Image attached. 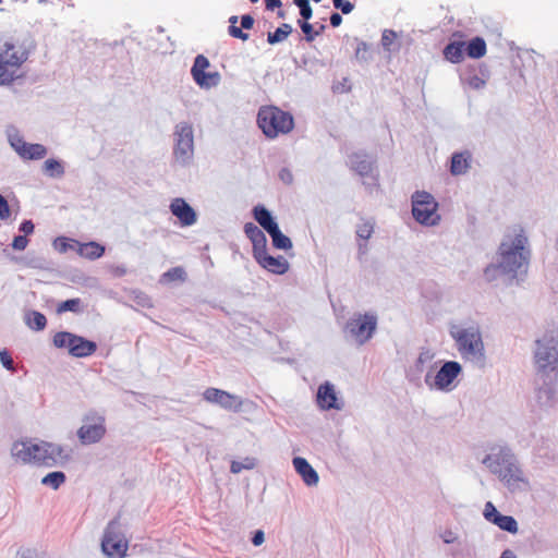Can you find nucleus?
Returning <instances> with one entry per match:
<instances>
[{
	"mask_svg": "<svg viewBox=\"0 0 558 558\" xmlns=\"http://www.w3.org/2000/svg\"><path fill=\"white\" fill-rule=\"evenodd\" d=\"M170 210L184 227L192 226L196 222V213L183 198H174L170 204Z\"/></svg>",
	"mask_w": 558,
	"mask_h": 558,
	"instance_id": "6ab92c4d",
	"label": "nucleus"
},
{
	"mask_svg": "<svg viewBox=\"0 0 558 558\" xmlns=\"http://www.w3.org/2000/svg\"><path fill=\"white\" fill-rule=\"evenodd\" d=\"M460 372L461 365L458 362H446L435 376V387L440 390L448 389Z\"/></svg>",
	"mask_w": 558,
	"mask_h": 558,
	"instance_id": "a211bd4d",
	"label": "nucleus"
},
{
	"mask_svg": "<svg viewBox=\"0 0 558 558\" xmlns=\"http://www.w3.org/2000/svg\"><path fill=\"white\" fill-rule=\"evenodd\" d=\"M84 424L77 429V437L82 445H92L100 441L107 432L106 418L96 412L84 416Z\"/></svg>",
	"mask_w": 558,
	"mask_h": 558,
	"instance_id": "9b49d317",
	"label": "nucleus"
},
{
	"mask_svg": "<svg viewBox=\"0 0 558 558\" xmlns=\"http://www.w3.org/2000/svg\"><path fill=\"white\" fill-rule=\"evenodd\" d=\"M52 342L53 345L59 349L66 348L69 353L74 357H87L93 355L97 350L96 342L69 331L57 332L53 336Z\"/></svg>",
	"mask_w": 558,
	"mask_h": 558,
	"instance_id": "6e6552de",
	"label": "nucleus"
},
{
	"mask_svg": "<svg viewBox=\"0 0 558 558\" xmlns=\"http://www.w3.org/2000/svg\"><path fill=\"white\" fill-rule=\"evenodd\" d=\"M12 457L25 464L54 466L69 459L64 448L49 441L32 442L29 440H17L11 449Z\"/></svg>",
	"mask_w": 558,
	"mask_h": 558,
	"instance_id": "f03ea898",
	"label": "nucleus"
},
{
	"mask_svg": "<svg viewBox=\"0 0 558 558\" xmlns=\"http://www.w3.org/2000/svg\"><path fill=\"white\" fill-rule=\"evenodd\" d=\"M203 398L209 403H216L226 410L238 411L242 407V401L234 395L218 388H207L203 392Z\"/></svg>",
	"mask_w": 558,
	"mask_h": 558,
	"instance_id": "4468645a",
	"label": "nucleus"
},
{
	"mask_svg": "<svg viewBox=\"0 0 558 558\" xmlns=\"http://www.w3.org/2000/svg\"><path fill=\"white\" fill-rule=\"evenodd\" d=\"M493 523H495L501 530L510 533H515L518 531V523L514 518L510 515L500 514L493 519Z\"/></svg>",
	"mask_w": 558,
	"mask_h": 558,
	"instance_id": "7c9ffc66",
	"label": "nucleus"
},
{
	"mask_svg": "<svg viewBox=\"0 0 558 558\" xmlns=\"http://www.w3.org/2000/svg\"><path fill=\"white\" fill-rule=\"evenodd\" d=\"M60 241H61V248L60 250L62 252L66 251L68 247H73L72 245L66 243V239L63 238V239H60Z\"/></svg>",
	"mask_w": 558,
	"mask_h": 558,
	"instance_id": "6e6d98bb",
	"label": "nucleus"
},
{
	"mask_svg": "<svg viewBox=\"0 0 558 558\" xmlns=\"http://www.w3.org/2000/svg\"><path fill=\"white\" fill-rule=\"evenodd\" d=\"M129 541L122 533L118 520L108 523L101 539V550L108 558H125Z\"/></svg>",
	"mask_w": 558,
	"mask_h": 558,
	"instance_id": "0eeeda50",
	"label": "nucleus"
},
{
	"mask_svg": "<svg viewBox=\"0 0 558 558\" xmlns=\"http://www.w3.org/2000/svg\"><path fill=\"white\" fill-rule=\"evenodd\" d=\"M255 466V459L245 458L244 461H232L230 465V470L232 473L236 474L243 470H251Z\"/></svg>",
	"mask_w": 558,
	"mask_h": 558,
	"instance_id": "e433bc0d",
	"label": "nucleus"
},
{
	"mask_svg": "<svg viewBox=\"0 0 558 558\" xmlns=\"http://www.w3.org/2000/svg\"><path fill=\"white\" fill-rule=\"evenodd\" d=\"M13 149L26 160H39L47 155V148L41 144H32L21 137L11 141Z\"/></svg>",
	"mask_w": 558,
	"mask_h": 558,
	"instance_id": "dca6fc26",
	"label": "nucleus"
},
{
	"mask_svg": "<svg viewBox=\"0 0 558 558\" xmlns=\"http://www.w3.org/2000/svg\"><path fill=\"white\" fill-rule=\"evenodd\" d=\"M342 22V17L339 13L335 12L330 15V24L332 27H338Z\"/></svg>",
	"mask_w": 558,
	"mask_h": 558,
	"instance_id": "864d4df0",
	"label": "nucleus"
},
{
	"mask_svg": "<svg viewBox=\"0 0 558 558\" xmlns=\"http://www.w3.org/2000/svg\"><path fill=\"white\" fill-rule=\"evenodd\" d=\"M484 515L485 518L493 522V519L494 518H497L498 515H500V513L497 511V509L495 508V506L492 504V502H487L485 505V509H484Z\"/></svg>",
	"mask_w": 558,
	"mask_h": 558,
	"instance_id": "49530a36",
	"label": "nucleus"
},
{
	"mask_svg": "<svg viewBox=\"0 0 558 558\" xmlns=\"http://www.w3.org/2000/svg\"><path fill=\"white\" fill-rule=\"evenodd\" d=\"M265 5L267 10H274L281 5L280 0H265Z\"/></svg>",
	"mask_w": 558,
	"mask_h": 558,
	"instance_id": "5fc2aeb1",
	"label": "nucleus"
},
{
	"mask_svg": "<svg viewBox=\"0 0 558 558\" xmlns=\"http://www.w3.org/2000/svg\"><path fill=\"white\" fill-rule=\"evenodd\" d=\"M450 335L457 343L458 351L465 360H478L484 355L482 335L476 327L460 328L453 325Z\"/></svg>",
	"mask_w": 558,
	"mask_h": 558,
	"instance_id": "39448f33",
	"label": "nucleus"
},
{
	"mask_svg": "<svg viewBox=\"0 0 558 558\" xmlns=\"http://www.w3.org/2000/svg\"><path fill=\"white\" fill-rule=\"evenodd\" d=\"M208 66L209 61L205 56L198 54L195 58L191 73L196 84L201 87L210 88L218 85L220 82V75L218 72H206Z\"/></svg>",
	"mask_w": 558,
	"mask_h": 558,
	"instance_id": "ddd939ff",
	"label": "nucleus"
},
{
	"mask_svg": "<svg viewBox=\"0 0 558 558\" xmlns=\"http://www.w3.org/2000/svg\"><path fill=\"white\" fill-rule=\"evenodd\" d=\"M320 0H316V3L319 2Z\"/></svg>",
	"mask_w": 558,
	"mask_h": 558,
	"instance_id": "bf43d9fd",
	"label": "nucleus"
},
{
	"mask_svg": "<svg viewBox=\"0 0 558 558\" xmlns=\"http://www.w3.org/2000/svg\"><path fill=\"white\" fill-rule=\"evenodd\" d=\"M174 135V158L181 163H186L192 158L194 150L192 126L187 123H181L177 125Z\"/></svg>",
	"mask_w": 558,
	"mask_h": 558,
	"instance_id": "f8f14e48",
	"label": "nucleus"
},
{
	"mask_svg": "<svg viewBox=\"0 0 558 558\" xmlns=\"http://www.w3.org/2000/svg\"><path fill=\"white\" fill-rule=\"evenodd\" d=\"M279 177L281 179L282 182H284L286 184H290L292 182V173L289 169H281V171L279 172Z\"/></svg>",
	"mask_w": 558,
	"mask_h": 558,
	"instance_id": "3c124183",
	"label": "nucleus"
},
{
	"mask_svg": "<svg viewBox=\"0 0 558 558\" xmlns=\"http://www.w3.org/2000/svg\"><path fill=\"white\" fill-rule=\"evenodd\" d=\"M498 255V264L489 265L484 271L487 281L495 280L500 271L511 275V278H515L521 271L526 272L530 250L527 238L523 234V231L521 230L513 236L507 235L499 245Z\"/></svg>",
	"mask_w": 558,
	"mask_h": 558,
	"instance_id": "f257e3e1",
	"label": "nucleus"
},
{
	"mask_svg": "<svg viewBox=\"0 0 558 558\" xmlns=\"http://www.w3.org/2000/svg\"><path fill=\"white\" fill-rule=\"evenodd\" d=\"M265 541V535H264V532L262 530H257L255 533H254V536L252 538V543L255 545V546H259L264 543Z\"/></svg>",
	"mask_w": 558,
	"mask_h": 558,
	"instance_id": "603ef678",
	"label": "nucleus"
},
{
	"mask_svg": "<svg viewBox=\"0 0 558 558\" xmlns=\"http://www.w3.org/2000/svg\"><path fill=\"white\" fill-rule=\"evenodd\" d=\"M27 244H28V240L25 235H16L13 239L12 247L16 251H23L26 248Z\"/></svg>",
	"mask_w": 558,
	"mask_h": 558,
	"instance_id": "a18cd8bd",
	"label": "nucleus"
},
{
	"mask_svg": "<svg viewBox=\"0 0 558 558\" xmlns=\"http://www.w3.org/2000/svg\"><path fill=\"white\" fill-rule=\"evenodd\" d=\"M186 274L182 267H172L168 271H166L161 276V281L163 282H173V281H184Z\"/></svg>",
	"mask_w": 558,
	"mask_h": 558,
	"instance_id": "c9c22d12",
	"label": "nucleus"
},
{
	"mask_svg": "<svg viewBox=\"0 0 558 558\" xmlns=\"http://www.w3.org/2000/svg\"><path fill=\"white\" fill-rule=\"evenodd\" d=\"M254 219L263 227L267 232L271 231L278 225L274 220L270 211L263 205H257L253 209Z\"/></svg>",
	"mask_w": 558,
	"mask_h": 558,
	"instance_id": "393cba45",
	"label": "nucleus"
},
{
	"mask_svg": "<svg viewBox=\"0 0 558 558\" xmlns=\"http://www.w3.org/2000/svg\"><path fill=\"white\" fill-rule=\"evenodd\" d=\"M300 27H301L302 32L305 34L306 40H308V41L313 40L314 35H313L312 24H310L307 22V20H304L303 22H300Z\"/></svg>",
	"mask_w": 558,
	"mask_h": 558,
	"instance_id": "09e8293b",
	"label": "nucleus"
},
{
	"mask_svg": "<svg viewBox=\"0 0 558 558\" xmlns=\"http://www.w3.org/2000/svg\"><path fill=\"white\" fill-rule=\"evenodd\" d=\"M500 558H515V556L511 550L507 549L501 554Z\"/></svg>",
	"mask_w": 558,
	"mask_h": 558,
	"instance_id": "4d7b16f0",
	"label": "nucleus"
},
{
	"mask_svg": "<svg viewBox=\"0 0 558 558\" xmlns=\"http://www.w3.org/2000/svg\"><path fill=\"white\" fill-rule=\"evenodd\" d=\"M32 48L26 43L0 36V86L10 85L22 76L23 65L27 62Z\"/></svg>",
	"mask_w": 558,
	"mask_h": 558,
	"instance_id": "7ed1b4c3",
	"label": "nucleus"
},
{
	"mask_svg": "<svg viewBox=\"0 0 558 558\" xmlns=\"http://www.w3.org/2000/svg\"><path fill=\"white\" fill-rule=\"evenodd\" d=\"M0 361L7 369H13V360L8 351L3 350L0 352Z\"/></svg>",
	"mask_w": 558,
	"mask_h": 558,
	"instance_id": "de8ad7c7",
	"label": "nucleus"
},
{
	"mask_svg": "<svg viewBox=\"0 0 558 558\" xmlns=\"http://www.w3.org/2000/svg\"><path fill=\"white\" fill-rule=\"evenodd\" d=\"M252 3H256L258 0H250Z\"/></svg>",
	"mask_w": 558,
	"mask_h": 558,
	"instance_id": "13d9d810",
	"label": "nucleus"
},
{
	"mask_svg": "<svg viewBox=\"0 0 558 558\" xmlns=\"http://www.w3.org/2000/svg\"><path fill=\"white\" fill-rule=\"evenodd\" d=\"M268 233L271 238L272 245L276 248H279V250L291 248V246H292L291 240L280 231L278 226L276 228H274L271 231H269Z\"/></svg>",
	"mask_w": 558,
	"mask_h": 558,
	"instance_id": "c85d7f7f",
	"label": "nucleus"
},
{
	"mask_svg": "<svg viewBox=\"0 0 558 558\" xmlns=\"http://www.w3.org/2000/svg\"><path fill=\"white\" fill-rule=\"evenodd\" d=\"M244 232L253 244V255L258 252H263L267 247V239L264 232L253 222H246L244 225Z\"/></svg>",
	"mask_w": 558,
	"mask_h": 558,
	"instance_id": "aec40b11",
	"label": "nucleus"
},
{
	"mask_svg": "<svg viewBox=\"0 0 558 558\" xmlns=\"http://www.w3.org/2000/svg\"><path fill=\"white\" fill-rule=\"evenodd\" d=\"M336 9L340 10L343 14L352 12L354 5L348 0H332Z\"/></svg>",
	"mask_w": 558,
	"mask_h": 558,
	"instance_id": "37998d69",
	"label": "nucleus"
},
{
	"mask_svg": "<svg viewBox=\"0 0 558 558\" xmlns=\"http://www.w3.org/2000/svg\"><path fill=\"white\" fill-rule=\"evenodd\" d=\"M465 83L469 88L475 89V90L482 89L486 84L485 80H483L482 77H480L476 74L469 76L465 80Z\"/></svg>",
	"mask_w": 558,
	"mask_h": 558,
	"instance_id": "ea45409f",
	"label": "nucleus"
},
{
	"mask_svg": "<svg viewBox=\"0 0 558 558\" xmlns=\"http://www.w3.org/2000/svg\"><path fill=\"white\" fill-rule=\"evenodd\" d=\"M374 231V226L369 221H363L357 226L356 234L362 240H368Z\"/></svg>",
	"mask_w": 558,
	"mask_h": 558,
	"instance_id": "4c0bfd02",
	"label": "nucleus"
},
{
	"mask_svg": "<svg viewBox=\"0 0 558 558\" xmlns=\"http://www.w3.org/2000/svg\"><path fill=\"white\" fill-rule=\"evenodd\" d=\"M535 364L539 372H555L558 366V340L551 331L543 340H537Z\"/></svg>",
	"mask_w": 558,
	"mask_h": 558,
	"instance_id": "1a4fd4ad",
	"label": "nucleus"
},
{
	"mask_svg": "<svg viewBox=\"0 0 558 558\" xmlns=\"http://www.w3.org/2000/svg\"><path fill=\"white\" fill-rule=\"evenodd\" d=\"M291 33V26L289 24H283L278 27L275 32L268 33L267 40L269 44L274 45L284 40L289 34Z\"/></svg>",
	"mask_w": 558,
	"mask_h": 558,
	"instance_id": "473e14b6",
	"label": "nucleus"
},
{
	"mask_svg": "<svg viewBox=\"0 0 558 558\" xmlns=\"http://www.w3.org/2000/svg\"><path fill=\"white\" fill-rule=\"evenodd\" d=\"M229 34L234 37L239 38L243 41L248 39V34L244 33L243 29H251L254 25V19L253 16L246 14L241 17V27L236 26L238 23V16L233 15L229 19Z\"/></svg>",
	"mask_w": 558,
	"mask_h": 558,
	"instance_id": "412c9836",
	"label": "nucleus"
},
{
	"mask_svg": "<svg viewBox=\"0 0 558 558\" xmlns=\"http://www.w3.org/2000/svg\"><path fill=\"white\" fill-rule=\"evenodd\" d=\"M66 477L65 474L61 471H54L48 473L46 476L43 477L41 484L49 486L53 489H58L64 482Z\"/></svg>",
	"mask_w": 558,
	"mask_h": 558,
	"instance_id": "c756f323",
	"label": "nucleus"
},
{
	"mask_svg": "<svg viewBox=\"0 0 558 558\" xmlns=\"http://www.w3.org/2000/svg\"><path fill=\"white\" fill-rule=\"evenodd\" d=\"M75 244H77V253L88 259H97L101 257L105 253V246L97 242H87V243H78L74 241Z\"/></svg>",
	"mask_w": 558,
	"mask_h": 558,
	"instance_id": "b1692460",
	"label": "nucleus"
},
{
	"mask_svg": "<svg viewBox=\"0 0 558 558\" xmlns=\"http://www.w3.org/2000/svg\"><path fill=\"white\" fill-rule=\"evenodd\" d=\"M316 402L323 410H342L344 402L338 396L333 385L325 383L316 391Z\"/></svg>",
	"mask_w": 558,
	"mask_h": 558,
	"instance_id": "2eb2a0df",
	"label": "nucleus"
},
{
	"mask_svg": "<svg viewBox=\"0 0 558 558\" xmlns=\"http://www.w3.org/2000/svg\"><path fill=\"white\" fill-rule=\"evenodd\" d=\"M23 558H26V557H23Z\"/></svg>",
	"mask_w": 558,
	"mask_h": 558,
	"instance_id": "052dcab7",
	"label": "nucleus"
},
{
	"mask_svg": "<svg viewBox=\"0 0 558 558\" xmlns=\"http://www.w3.org/2000/svg\"><path fill=\"white\" fill-rule=\"evenodd\" d=\"M350 165L361 177H366L373 171V162L363 154H352L350 156Z\"/></svg>",
	"mask_w": 558,
	"mask_h": 558,
	"instance_id": "5701e85b",
	"label": "nucleus"
},
{
	"mask_svg": "<svg viewBox=\"0 0 558 558\" xmlns=\"http://www.w3.org/2000/svg\"><path fill=\"white\" fill-rule=\"evenodd\" d=\"M26 324L34 330H43L47 325V319L44 314L33 311L27 314Z\"/></svg>",
	"mask_w": 558,
	"mask_h": 558,
	"instance_id": "2f4dec72",
	"label": "nucleus"
},
{
	"mask_svg": "<svg viewBox=\"0 0 558 558\" xmlns=\"http://www.w3.org/2000/svg\"><path fill=\"white\" fill-rule=\"evenodd\" d=\"M256 122L263 134L269 140L287 135L294 128L292 114L276 106L260 107Z\"/></svg>",
	"mask_w": 558,
	"mask_h": 558,
	"instance_id": "20e7f679",
	"label": "nucleus"
},
{
	"mask_svg": "<svg viewBox=\"0 0 558 558\" xmlns=\"http://www.w3.org/2000/svg\"><path fill=\"white\" fill-rule=\"evenodd\" d=\"M20 230L26 235L34 232V223L31 220H25L21 223Z\"/></svg>",
	"mask_w": 558,
	"mask_h": 558,
	"instance_id": "8fccbe9b",
	"label": "nucleus"
},
{
	"mask_svg": "<svg viewBox=\"0 0 558 558\" xmlns=\"http://www.w3.org/2000/svg\"><path fill=\"white\" fill-rule=\"evenodd\" d=\"M412 214L414 219L424 226H436L440 221L438 203L427 192H415L412 195Z\"/></svg>",
	"mask_w": 558,
	"mask_h": 558,
	"instance_id": "423d86ee",
	"label": "nucleus"
},
{
	"mask_svg": "<svg viewBox=\"0 0 558 558\" xmlns=\"http://www.w3.org/2000/svg\"><path fill=\"white\" fill-rule=\"evenodd\" d=\"M463 41H452L445 47L444 56L448 61L452 63H459L463 60Z\"/></svg>",
	"mask_w": 558,
	"mask_h": 558,
	"instance_id": "bb28decb",
	"label": "nucleus"
},
{
	"mask_svg": "<svg viewBox=\"0 0 558 558\" xmlns=\"http://www.w3.org/2000/svg\"><path fill=\"white\" fill-rule=\"evenodd\" d=\"M466 54L472 59H480L486 54V43L482 37H474L465 48Z\"/></svg>",
	"mask_w": 558,
	"mask_h": 558,
	"instance_id": "cd10ccee",
	"label": "nucleus"
},
{
	"mask_svg": "<svg viewBox=\"0 0 558 558\" xmlns=\"http://www.w3.org/2000/svg\"><path fill=\"white\" fill-rule=\"evenodd\" d=\"M377 317L374 314H355L345 324V331L359 343L364 344L374 335Z\"/></svg>",
	"mask_w": 558,
	"mask_h": 558,
	"instance_id": "9d476101",
	"label": "nucleus"
},
{
	"mask_svg": "<svg viewBox=\"0 0 558 558\" xmlns=\"http://www.w3.org/2000/svg\"><path fill=\"white\" fill-rule=\"evenodd\" d=\"M253 256L260 267L272 274L282 275L289 269L288 260L282 256L275 257L269 255L267 247Z\"/></svg>",
	"mask_w": 558,
	"mask_h": 558,
	"instance_id": "f3484780",
	"label": "nucleus"
},
{
	"mask_svg": "<svg viewBox=\"0 0 558 558\" xmlns=\"http://www.w3.org/2000/svg\"><path fill=\"white\" fill-rule=\"evenodd\" d=\"M43 168L44 172L49 177H61L64 173L63 166L56 159H47Z\"/></svg>",
	"mask_w": 558,
	"mask_h": 558,
	"instance_id": "72a5a7b5",
	"label": "nucleus"
},
{
	"mask_svg": "<svg viewBox=\"0 0 558 558\" xmlns=\"http://www.w3.org/2000/svg\"><path fill=\"white\" fill-rule=\"evenodd\" d=\"M82 311V301L78 298L70 299L58 304L57 312L59 314L64 312L78 313Z\"/></svg>",
	"mask_w": 558,
	"mask_h": 558,
	"instance_id": "f704fd0d",
	"label": "nucleus"
},
{
	"mask_svg": "<svg viewBox=\"0 0 558 558\" xmlns=\"http://www.w3.org/2000/svg\"><path fill=\"white\" fill-rule=\"evenodd\" d=\"M11 216V209L8 201L0 194V220H7Z\"/></svg>",
	"mask_w": 558,
	"mask_h": 558,
	"instance_id": "c03bdc74",
	"label": "nucleus"
},
{
	"mask_svg": "<svg viewBox=\"0 0 558 558\" xmlns=\"http://www.w3.org/2000/svg\"><path fill=\"white\" fill-rule=\"evenodd\" d=\"M396 36L397 35H396V33L393 31L385 29L384 33H383V36H381V45H383V47L385 49L389 50L391 44L396 39Z\"/></svg>",
	"mask_w": 558,
	"mask_h": 558,
	"instance_id": "79ce46f5",
	"label": "nucleus"
},
{
	"mask_svg": "<svg viewBox=\"0 0 558 558\" xmlns=\"http://www.w3.org/2000/svg\"><path fill=\"white\" fill-rule=\"evenodd\" d=\"M472 156L469 151L454 153L451 157L450 172L452 175H461L468 172Z\"/></svg>",
	"mask_w": 558,
	"mask_h": 558,
	"instance_id": "4be33fe9",
	"label": "nucleus"
},
{
	"mask_svg": "<svg viewBox=\"0 0 558 558\" xmlns=\"http://www.w3.org/2000/svg\"><path fill=\"white\" fill-rule=\"evenodd\" d=\"M295 5L300 8V14L304 20L312 16V8L308 0H294Z\"/></svg>",
	"mask_w": 558,
	"mask_h": 558,
	"instance_id": "a19ab883",
	"label": "nucleus"
},
{
	"mask_svg": "<svg viewBox=\"0 0 558 558\" xmlns=\"http://www.w3.org/2000/svg\"><path fill=\"white\" fill-rule=\"evenodd\" d=\"M293 465L306 484L312 485L314 483V469L304 458H294Z\"/></svg>",
	"mask_w": 558,
	"mask_h": 558,
	"instance_id": "a878e982",
	"label": "nucleus"
},
{
	"mask_svg": "<svg viewBox=\"0 0 558 558\" xmlns=\"http://www.w3.org/2000/svg\"><path fill=\"white\" fill-rule=\"evenodd\" d=\"M495 472L498 473L500 480L506 482L507 485H512L521 480L519 475L512 472L511 468H507L505 471L499 470Z\"/></svg>",
	"mask_w": 558,
	"mask_h": 558,
	"instance_id": "58836bf2",
	"label": "nucleus"
}]
</instances>
